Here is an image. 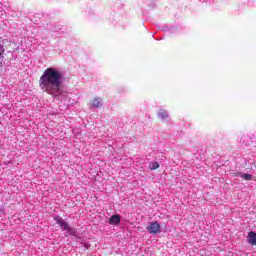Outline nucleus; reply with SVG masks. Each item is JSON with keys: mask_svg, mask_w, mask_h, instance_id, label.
Returning <instances> with one entry per match:
<instances>
[{"mask_svg": "<svg viewBox=\"0 0 256 256\" xmlns=\"http://www.w3.org/2000/svg\"><path fill=\"white\" fill-rule=\"evenodd\" d=\"M3 63V46L0 44V65Z\"/></svg>", "mask_w": 256, "mask_h": 256, "instance_id": "obj_10", "label": "nucleus"}, {"mask_svg": "<svg viewBox=\"0 0 256 256\" xmlns=\"http://www.w3.org/2000/svg\"><path fill=\"white\" fill-rule=\"evenodd\" d=\"M54 221L56 222V225H59L62 231H66L69 235H75V228L69 226L61 216H54Z\"/></svg>", "mask_w": 256, "mask_h": 256, "instance_id": "obj_2", "label": "nucleus"}, {"mask_svg": "<svg viewBox=\"0 0 256 256\" xmlns=\"http://www.w3.org/2000/svg\"><path fill=\"white\" fill-rule=\"evenodd\" d=\"M240 177H242V179H245V181H251V179H253V176L251 174H240Z\"/></svg>", "mask_w": 256, "mask_h": 256, "instance_id": "obj_9", "label": "nucleus"}, {"mask_svg": "<svg viewBox=\"0 0 256 256\" xmlns=\"http://www.w3.org/2000/svg\"><path fill=\"white\" fill-rule=\"evenodd\" d=\"M247 242L249 245L255 246L256 245V233L255 231H250L247 235Z\"/></svg>", "mask_w": 256, "mask_h": 256, "instance_id": "obj_4", "label": "nucleus"}, {"mask_svg": "<svg viewBox=\"0 0 256 256\" xmlns=\"http://www.w3.org/2000/svg\"><path fill=\"white\" fill-rule=\"evenodd\" d=\"M39 87L54 99L63 97V72L55 67L47 68L39 79Z\"/></svg>", "mask_w": 256, "mask_h": 256, "instance_id": "obj_1", "label": "nucleus"}, {"mask_svg": "<svg viewBox=\"0 0 256 256\" xmlns=\"http://www.w3.org/2000/svg\"><path fill=\"white\" fill-rule=\"evenodd\" d=\"M110 225H119L121 223V216L119 215H112L108 221Z\"/></svg>", "mask_w": 256, "mask_h": 256, "instance_id": "obj_6", "label": "nucleus"}, {"mask_svg": "<svg viewBox=\"0 0 256 256\" xmlns=\"http://www.w3.org/2000/svg\"><path fill=\"white\" fill-rule=\"evenodd\" d=\"M149 169L151 171H155V169H159V162H152L149 164Z\"/></svg>", "mask_w": 256, "mask_h": 256, "instance_id": "obj_8", "label": "nucleus"}, {"mask_svg": "<svg viewBox=\"0 0 256 256\" xmlns=\"http://www.w3.org/2000/svg\"><path fill=\"white\" fill-rule=\"evenodd\" d=\"M147 231L150 235H157V233H161V224L157 221L150 222L147 226Z\"/></svg>", "mask_w": 256, "mask_h": 256, "instance_id": "obj_3", "label": "nucleus"}, {"mask_svg": "<svg viewBox=\"0 0 256 256\" xmlns=\"http://www.w3.org/2000/svg\"><path fill=\"white\" fill-rule=\"evenodd\" d=\"M103 103L100 97H96L91 101V107L94 109H99V107H102Z\"/></svg>", "mask_w": 256, "mask_h": 256, "instance_id": "obj_5", "label": "nucleus"}, {"mask_svg": "<svg viewBox=\"0 0 256 256\" xmlns=\"http://www.w3.org/2000/svg\"><path fill=\"white\" fill-rule=\"evenodd\" d=\"M158 117L162 121H165V119H169V113L167 112V110L160 109L158 111Z\"/></svg>", "mask_w": 256, "mask_h": 256, "instance_id": "obj_7", "label": "nucleus"}]
</instances>
